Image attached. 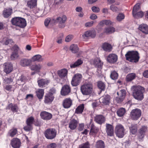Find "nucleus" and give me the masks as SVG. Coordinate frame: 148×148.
<instances>
[{"label":"nucleus","mask_w":148,"mask_h":148,"mask_svg":"<svg viewBox=\"0 0 148 148\" xmlns=\"http://www.w3.org/2000/svg\"><path fill=\"white\" fill-rule=\"evenodd\" d=\"M36 0H29L27 2V6L30 8H32L36 5Z\"/></svg>","instance_id":"obj_37"},{"label":"nucleus","mask_w":148,"mask_h":148,"mask_svg":"<svg viewBox=\"0 0 148 148\" xmlns=\"http://www.w3.org/2000/svg\"><path fill=\"white\" fill-rule=\"evenodd\" d=\"M3 66V71L6 74L9 73L12 71L13 66L11 63H5L4 64Z\"/></svg>","instance_id":"obj_15"},{"label":"nucleus","mask_w":148,"mask_h":148,"mask_svg":"<svg viewBox=\"0 0 148 148\" xmlns=\"http://www.w3.org/2000/svg\"><path fill=\"white\" fill-rule=\"evenodd\" d=\"M17 133V130L16 129H12L9 131L8 134L10 136L13 137Z\"/></svg>","instance_id":"obj_48"},{"label":"nucleus","mask_w":148,"mask_h":148,"mask_svg":"<svg viewBox=\"0 0 148 148\" xmlns=\"http://www.w3.org/2000/svg\"><path fill=\"white\" fill-rule=\"evenodd\" d=\"M142 112L138 108L132 110L130 113V117L133 120H137L141 116Z\"/></svg>","instance_id":"obj_7"},{"label":"nucleus","mask_w":148,"mask_h":148,"mask_svg":"<svg viewBox=\"0 0 148 148\" xmlns=\"http://www.w3.org/2000/svg\"><path fill=\"white\" fill-rule=\"evenodd\" d=\"M81 90L83 95H89L91 94L92 91V85L90 83H85L82 86Z\"/></svg>","instance_id":"obj_4"},{"label":"nucleus","mask_w":148,"mask_h":148,"mask_svg":"<svg viewBox=\"0 0 148 148\" xmlns=\"http://www.w3.org/2000/svg\"><path fill=\"white\" fill-rule=\"evenodd\" d=\"M126 94V91L124 90H122L120 91V92H117V95L119 96L116 97L115 98V100L118 103H120L123 101Z\"/></svg>","instance_id":"obj_12"},{"label":"nucleus","mask_w":148,"mask_h":148,"mask_svg":"<svg viewBox=\"0 0 148 148\" xmlns=\"http://www.w3.org/2000/svg\"><path fill=\"white\" fill-rule=\"evenodd\" d=\"M95 121L98 124L101 125L105 123L106 118L102 115H97L95 117Z\"/></svg>","instance_id":"obj_17"},{"label":"nucleus","mask_w":148,"mask_h":148,"mask_svg":"<svg viewBox=\"0 0 148 148\" xmlns=\"http://www.w3.org/2000/svg\"><path fill=\"white\" fill-rule=\"evenodd\" d=\"M132 95L134 97L138 100L140 101L143 98V95L142 91L143 88L140 86H134L132 87Z\"/></svg>","instance_id":"obj_1"},{"label":"nucleus","mask_w":148,"mask_h":148,"mask_svg":"<svg viewBox=\"0 0 148 148\" xmlns=\"http://www.w3.org/2000/svg\"><path fill=\"white\" fill-rule=\"evenodd\" d=\"M78 148H90L89 143L87 142L79 145Z\"/></svg>","instance_id":"obj_53"},{"label":"nucleus","mask_w":148,"mask_h":148,"mask_svg":"<svg viewBox=\"0 0 148 148\" xmlns=\"http://www.w3.org/2000/svg\"><path fill=\"white\" fill-rule=\"evenodd\" d=\"M70 92L71 88L69 86L65 85L62 88L61 94L62 95L65 96L69 95Z\"/></svg>","instance_id":"obj_20"},{"label":"nucleus","mask_w":148,"mask_h":148,"mask_svg":"<svg viewBox=\"0 0 148 148\" xmlns=\"http://www.w3.org/2000/svg\"><path fill=\"white\" fill-rule=\"evenodd\" d=\"M54 97L50 93L46 94L45 98V102L46 103H51L53 100Z\"/></svg>","instance_id":"obj_29"},{"label":"nucleus","mask_w":148,"mask_h":148,"mask_svg":"<svg viewBox=\"0 0 148 148\" xmlns=\"http://www.w3.org/2000/svg\"><path fill=\"white\" fill-rule=\"evenodd\" d=\"M125 112V110L123 108H121L117 111V115L119 117H122L124 115Z\"/></svg>","instance_id":"obj_43"},{"label":"nucleus","mask_w":148,"mask_h":148,"mask_svg":"<svg viewBox=\"0 0 148 148\" xmlns=\"http://www.w3.org/2000/svg\"><path fill=\"white\" fill-rule=\"evenodd\" d=\"M50 21V18H47L45 20V25L46 27H47Z\"/></svg>","instance_id":"obj_62"},{"label":"nucleus","mask_w":148,"mask_h":148,"mask_svg":"<svg viewBox=\"0 0 148 148\" xmlns=\"http://www.w3.org/2000/svg\"><path fill=\"white\" fill-rule=\"evenodd\" d=\"M64 37L63 33H60L58 35L57 37V42L58 44H61L62 43V39Z\"/></svg>","instance_id":"obj_50"},{"label":"nucleus","mask_w":148,"mask_h":148,"mask_svg":"<svg viewBox=\"0 0 148 148\" xmlns=\"http://www.w3.org/2000/svg\"><path fill=\"white\" fill-rule=\"evenodd\" d=\"M95 147L96 148H104V143L103 141L99 140L97 142Z\"/></svg>","instance_id":"obj_42"},{"label":"nucleus","mask_w":148,"mask_h":148,"mask_svg":"<svg viewBox=\"0 0 148 148\" xmlns=\"http://www.w3.org/2000/svg\"><path fill=\"white\" fill-rule=\"evenodd\" d=\"M57 73L58 76L60 78V79L62 80V81L64 82L67 79L68 71L66 69H64L59 70Z\"/></svg>","instance_id":"obj_10"},{"label":"nucleus","mask_w":148,"mask_h":148,"mask_svg":"<svg viewBox=\"0 0 148 148\" xmlns=\"http://www.w3.org/2000/svg\"><path fill=\"white\" fill-rule=\"evenodd\" d=\"M96 36V32L95 31L89 30L85 32L82 35L84 39H86L88 37L94 38Z\"/></svg>","instance_id":"obj_13"},{"label":"nucleus","mask_w":148,"mask_h":148,"mask_svg":"<svg viewBox=\"0 0 148 148\" xmlns=\"http://www.w3.org/2000/svg\"><path fill=\"white\" fill-rule=\"evenodd\" d=\"M102 48L104 51L108 52L111 51L112 48V45L106 42L103 44Z\"/></svg>","instance_id":"obj_31"},{"label":"nucleus","mask_w":148,"mask_h":148,"mask_svg":"<svg viewBox=\"0 0 148 148\" xmlns=\"http://www.w3.org/2000/svg\"><path fill=\"white\" fill-rule=\"evenodd\" d=\"M99 131V129L95 126L93 125L92 124L91 126V128L90 131V133H94L95 134L97 133Z\"/></svg>","instance_id":"obj_49"},{"label":"nucleus","mask_w":148,"mask_h":148,"mask_svg":"<svg viewBox=\"0 0 148 148\" xmlns=\"http://www.w3.org/2000/svg\"><path fill=\"white\" fill-rule=\"evenodd\" d=\"M105 24L106 25H110L112 24V22L110 20H104Z\"/></svg>","instance_id":"obj_63"},{"label":"nucleus","mask_w":148,"mask_h":148,"mask_svg":"<svg viewBox=\"0 0 148 148\" xmlns=\"http://www.w3.org/2000/svg\"><path fill=\"white\" fill-rule=\"evenodd\" d=\"M143 76L146 78H148V70L145 71L143 74Z\"/></svg>","instance_id":"obj_64"},{"label":"nucleus","mask_w":148,"mask_h":148,"mask_svg":"<svg viewBox=\"0 0 148 148\" xmlns=\"http://www.w3.org/2000/svg\"><path fill=\"white\" fill-rule=\"evenodd\" d=\"M42 65L40 64H36L32 65L30 66V69L32 71L39 72L42 69Z\"/></svg>","instance_id":"obj_30"},{"label":"nucleus","mask_w":148,"mask_h":148,"mask_svg":"<svg viewBox=\"0 0 148 148\" xmlns=\"http://www.w3.org/2000/svg\"><path fill=\"white\" fill-rule=\"evenodd\" d=\"M36 95L39 99L42 98L44 93V90L42 89H38L36 91Z\"/></svg>","instance_id":"obj_39"},{"label":"nucleus","mask_w":148,"mask_h":148,"mask_svg":"<svg viewBox=\"0 0 148 148\" xmlns=\"http://www.w3.org/2000/svg\"><path fill=\"white\" fill-rule=\"evenodd\" d=\"M82 77V75L81 74L77 73L75 74L71 81L72 85L74 86L78 85L79 84Z\"/></svg>","instance_id":"obj_8"},{"label":"nucleus","mask_w":148,"mask_h":148,"mask_svg":"<svg viewBox=\"0 0 148 148\" xmlns=\"http://www.w3.org/2000/svg\"><path fill=\"white\" fill-rule=\"evenodd\" d=\"M147 131V127L145 126H143L139 130L138 138L142 139L143 138L145 133Z\"/></svg>","instance_id":"obj_21"},{"label":"nucleus","mask_w":148,"mask_h":148,"mask_svg":"<svg viewBox=\"0 0 148 148\" xmlns=\"http://www.w3.org/2000/svg\"><path fill=\"white\" fill-rule=\"evenodd\" d=\"M138 29L142 33L148 34V25L145 24H142L139 25Z\"/></svg>","instance_id":"obj_26"},{"label":"nucleus","mask_w":148,"mask_h":148,"mask_svg":"<svg viewBox=\"0 0 148 148\" xmlns=\"http://www.w3.org/2000/svg\"><path fill=\"white\" fill-rule=\"evenodd\" d=\"M136 77L135 74L131 73L128 74L126 76V79L127 81H130L134 79Z\"/></svg>","instance_id":"obj_45"},{"label":"nucleus","mask_w":148,"mask_h":148,"mask_svg":"<svg viewBox=\"0 0 148 148\" xmlns=\"http://www.w3.org/2000/svg\"><path fill=\"white\" fill-rule=\"evenodd\" d=\"M6 109L11 110L13 112H18V108L17 105L11 103L6 107Z\"/></svg>","instance_id":"obj_27"},{"label":"nucleus","mask_w":148,"mask_h":148,"mask_svg":"<svg viewBox=\"0 0 148 148\" xmlns=\"http://www.w3.org/2000/svg\"><path fill=\"white\" fill-rule=\"evenodd\" d=\"M90 62L91 64L97 67H101L103 64L100 59L98 58H96L94 60H91Z\"/></svg>","instance_id":"obj_24"},{"label":"nucleus","mask_w":148,"mask_h":148,"mask_svg":"<svg viewBox=\"0 0 148 148\" xmlns=\"http://www.w3.org/2000/svg\"><path fill=\"white\" fill-rule=\"evenodd\" d=\"M69 50L71 51L72 53H76L78 51L79 49L77 45L73 44L70 46Z\"/></svg>","instance_id":"obj_36"},{"label":"nucleus","mask_w":148,"mask_h":148,"mask_svg":"<svg viewBox=\"0 0 148 148\" xmlns=\"http://www.w3.org/2000/svg\"><path fill=\"white\" fill-rule=\"evenodd\" d=\"M94 23H95L94 21L89 22L86 23L85 24V26L86 27H91L92 26Z\"/></svg>","instance_id":"obj_58"},{"label":"nucleus","mask_w":148,"mask_h":148,"mask_svg":"<svg viewBox=\"0 0 148 148\" xmlns=\"http://www.w3.org/2000/svg\"><path fill=\"white\" fill-rule=\"evenodd\" d=\"M34 121V119L32 116H30L27 118L26 120L27 124L32 125L33 122Z\"/></svg>","instance_id":"obj_52"},{"label":"nucleus","mask_w":148,"mask_h":148,"mask_svg":"<svg viewBox=\"0 0 148 148\" xmlns=\"http://www.w3.org/2000/svg\"><path fill=\"white\" fill-rule=\"evenodd\" d=\"M32 60L34 61L40 62L42 60V56L40 55H36L34 56L32 58Z\"/></svg>","instance_id":"obj_44"},{"label":"nucleus","mask_w":148,"mask_h":148,"mask_svg":"<svg viewBox=\"0 0 148 148\" xmlns=\"http://www.w3.org/2000/svg\"><path fill=\"white\" fill-rule=\"evenodd\" d=\"M125 18V15L122 13H119L116 17V19L118 21H121Z\"/></svg>","instance_id":"obj_51"},{"label":"nucleus","mask_w":148,"mask_h":148,"mask_svg":"<svg viewBox=\"0 0 148 148\" xmlns=\"http://www.w3.org/2000/svg\"><path fill=\"white\" fill-rule=\"evenodd\" d=\"M125 130L123 126L121 124L117 125L115 128V132L116 135L119 138H122L125 135Z\"/></svg>","instance_id":"obj_9"},{"label":"nucleus","mask_w":148,"mask_h":148,"mask_svg":"<svg viewBox=\"0 0 148 148\" xmlns=\"http://www.w3.org/2000/svg\"><path fill=\"white\" fill-rule=\"evenodd\" d=\"M92 11L95 12H98L100 11V9L99 8L95 6H93L92 8Z\"/></svg>","instance_id":"obj_59"},{"label":"nucleus","mask_w":148,"mask_h":148,"mask_svg":"<svg viewBox=\"0 0 148 148\" xmlns=\"http://www.w3.org/2000/svg\"><path fill=\"white\" fill-rule=\"evenodd\" d=\"M72 103V100L70 98H66L64 100L63 105L64 108H68L70 107Z\"/></svg>","instance_id":"obj_28"},{"label":"nucleus","mask_w":148,"mask_h":148,"mask_svg":"<svg viewBox=\"0 0 148 148\" xmlns=\"http://www.w3.org/2000/svg\"><path fill=\"white\" fill-rule=\"evenodd\" d=\"M11 21L13 25L21 28H24L26 25V22L25 19L22 18L14 17L12 19Z\"/></svg>","instance_id":"obj_3"},{"label":"nucleus","mask_w":148,"mask_h":148,"mask_svg":"<svg viewBox=\"0 0 148 148\" xmlns=\"http://www.w3.org/2000/svg\"><path fill=\"white\" fill-rule=\"evenodd\" d=\"M1 42L3 45H7L9 44H11L13 42V41L11 39L5 38L1 41Z\"/></svg>","instance_id":"obj_38"},{"label":"nucleus","mask_w":148,"mask_h":148,"mask_svg":"<svg viewBox=\"0 0 148 148\" xmlns=\"http://www.w3.org/2000/svg\"><path fill=\"white\" fill-rule=\"evenodd\" d=\"M57 132L53 128H49L47 129L44 133L46 138L48 139L51 140L54 138L56 135Z\"/></svg>","instance_id":"obj_6"},{"label":"nucleus","mask_w":148,"mask_h":148,"mask_svg":"<svg viewBox=\"0 0 148 148\" xmlns=\"http://www.w3.org/2000/svg\"><path fill=\"white\" fill-rule=\"evenodd\" d=\"M110 9L113 12H116L118 11L119 9V8L116 7L114 5H112L110 7Z\"/></svg>","instance_id":"obj_56"},{"label":"nucleus","mask_w":148,"mask_h":148,"mask_svg":"<svg viewBox=\"0 0 148 148\" xmlns=\"http://www.w3.org/2000/svg\"><path fill=\"white\" fill-rule=\"evenodd\" d=\"M115 29L113 27H109L105 28L104 29V32L107 34H110L114 33L115 31Z\"/></svg>","instance_id":"obj_40"},{"label":"nucleus","mask_w":148,"mask_h":148,"mask_svg":"<svg viewBox=\"0 0 148 148\" xmlns=\"http://www.w3.org/2000/svg\"><path fill=\"white\" fill-rule=\"evenodd\" d=\"M98 86L101 90H104L105 88V85L103 82L100 81L98 83Z\"/></svg>","instance_id":"obj_54"},{"label":"nucleus","mask_w":148,"mask_h":148,"mask_svg":"<svg viewBox=\"0 0 148 148\" xmlns=\"http://www.w3.org/2000/svg\"><path fill=\"white\" fill-rule=\"evenodd\" d=\"M110 96L106 95H103L100 98V101L103 104L107 105L110 103Z\"/></svg>","instance_id":"obj_16"},{"label":"nucleus","mask_w":148,"mask_h":148,"mask_svg":"<svg viewBox=\"0 0 148 148\" xmlns=\"http://www.w3.org/2000/svg\"><path fill=\"white\" fill-rule=\"evenodd\" d=\"M12 12V8L5 9L3 11V16L5 18H8L11 15Z\"/></svg>","instance_id":"obj_33"},{"label":"nucleus","mask_w":148,"mask_h":148,"mask_svg":"<svg viewBox=\"0 0 148 148\" xmlns=\"http://www.w3.org/2000/svg\"><path fill=\"white\" fill-rule=\"evenodd\" d=\"M118 77V74L115 71L111 72L110 74V77L113 80H115L117 79Z\"/></svg>","instance_id":"obj_47"},{"label":"nucleus","mask_w":148,"mask_h":148,"mask_svg":"<svg viewBox=\"0 0 148 148\" xmlns=\"http://www.w3.org/2000/svg\"><path fill=\"white\" fill-rule=\"evenodd\" d=\"M5 51L1 50L0 51V61L3 58V56L4 55V52Z\"/></svg>","instance_id":"obj_61"},{"label":"nucleus","mask_w":148,"mask_h":148,"mask_svg":"<svg viewBox=\"0 0 148 148\" xmlns=\"http://www.w3.org/2000/svg\"><path fill=\"white\" fill-rule=\"evenodd\" d=\"M73 37L74 36L73 35H69L66 37L65 41L66 42H69L72 40Z\"/></svg>","instance_id":"obj_55"},{"label":"nucleus","mask_w":148,"mask_h":148,"mask_svg":"<svg viewBox=\"0 0 148 148\" xmlns=\"http://www.w3.org/2000/svg\"><path fill=\"white\" fill-rule=\"evenodd\" d=\"M126 59L130 62L136 63L140 58L139 54L137 51H128L125 55Z\"/></svg>","instance_id":"obj_2"},{"label":"nucleus","mask_w":148,"mask_h":148,"mask_svg":"<svg viewBox=\"0 0 148 148\" xmlns=\"http://www.w3.org/2000/svg\"><path fill=\"white\" fill-rule=\"evenodd\" d=\"M106 132L107 135L110 136H112L114 134L113 129L112 125L110 124H106Z\"/></svg>","instance_id":"obj_25"},{"label":"nucleus","mask_w":148,"mask_h":148,"mask_svg":"<svg viewBox=\"0 0 148 148\" xmlns=\"http://www.w3.org/2000/svg\"><path fill=\"white\" fill-rule=\"evenodd\" d=\"M140 3H138L134 6L133 8L132 14L134 18H141L143 16V13L142 11H139L140 9Z\"/></svg>","instance_id":"obj_5"},{"label":"nucleus","mask_w":148,"mask_h":148,"mask_svg":"<svg viewBox=\"0 0 148 148\" xmlns=\"http://www.w3.org/2000/svg\"><path fill=\"white\" fill-rule=\"evenodd\" d=\"M56 145L55 143H52L47 146V148H56Z\"/></svg>","instance_id":"obj_60"},{"label":"nucleus","mask_w":148,"mask_h":148,"mask_svg":"<svg viewBox=\"0 0 148 148\" xmlns=\"http://www.w3.org/2000/svg\"><path fill=\"white\" fill-rule=\"evenodd\" d=\"M66 19V16L63 15L57 18L56 21L59 23V27L61 28H63L65 26V23Z\"/></svg>","instance_id":"obj_11"},{"label":"nucleus","mask_w":148,"mask_h":148,"mask_svg":"<svg viewBox=\"0 0 148 148\" xmlns=\"http://www.w3.org/2000/svg\"><path fill=\"white\" fill-rule=\"evenodd\" d=\"M18 48L16 45L14 46L13 47V52L11 55L10 58L12 60H14L17 58L18 56Z\"/></svg>","instance_id":"obj_23"},{"label":"nucleus","mask_w":148,"mask_h":148,"mask_svg":"<svg viewBox=\"0 0 148 148\" xmlns=\"http://www.w3.org/2000/svg\"><path fill=\"white\" fill-rule=\"evenodd\" d=\"M130 129V132L132 134H135L137 131V126L136 125H132Z\"/></svg>","instance_id":"obj_46"},{"label":"nucleus","mask_w":148,"mask_h":148,"mask_svg":"<svg viewBox=\"0 0 148 148\" xmlns=\"http://www.w3.org/2000/svg\"><path fill=\"white\" fill-rule=\"evenodd\" d=\"M50 80L47 79H42L37 81L38 86L40 88H43L47 85L50 82Z\"/></svg>","instance_id":"obj_14"},{"label":"nucleus","mask_w":148,"mask_h":148,"mask_svg":"<svg viewBox=\"0 0 148 148\" xmlns=\"http://www.w3.org/2000/svg\"><path fill=\"white\" fill-rule=\"evenodd\" d=\"M84 108V104H81L76 109L75 113L77 114L82 113L83 111Z\"/></svg>","instance_id":"obj_41"},{"label":"nucleus","mask_w":148,"mask_h":148,"mask_svg":"<svg viewBox=\"0 0 148 148\" xmlns=\"http://www.w3.org/2000/svg\"><path fill=\"white\" fill-rule=\"evenodd\" d=\"M118 56L114 54H110L107 58L108 62L111 63H114L117 61Z\"/></svg>","instance_id":"obj_18"},{"label":"nucleus","mask_w":148,"mask_h":148,"mask_svg":"<svg viewBox=\"0 0 148 148\" xmlns=\"http://www.w3.org/2000/svg\"><path fill=\"white\" fill-rule=\"evenodd\" d=\"M31 63V60L27 59H23L20 62L21 65L23 66H29Z\"/></svg>","instance_id":"obj_35"},{"label":"nucleus","mask_w":148,"mask_h":148,"mask_svg":"<svg viewBox=\"0 0 148 148\" xmlns=\"http://www.w3.org/2000/svg\"><path fill=\"white\" fill-rule=\"evenodd\" d=\"M27 125L24 127V130L26 131H29L32 129V125L28 124H27Z\"/></svg>","instance_id":"obj_57"},{"label":"nucleus","mask_w":148,"mask_h":148,"mask_svg":"<svg viewBox=\"0 0 148 148\" xmlns=\"http://www.w3.org/2000/svg\"><path fill=\"white\" fill-rule=\"evenodd\" d=\"M40 116L41 118L45 120H48L52 117L51 114L46 111H42L40 112Z\"/></svg>","instance_id":"obj_19"},{"label":"nucleus","mask_w":148,"mask_h":148,"mask_svg":"<svg viewBox=\"0 0 148 148\" xmlns=\"http://www.w3.org/2000/svg\"><path fill=\"white\" fill-rule=\"evenodd\" d=\"M11 144L14 148H19L21 145V142L19 139L14 138L12 140Z\"/></svg>","instance_id":"obj_22"},{"label":"nucleus","mask_w":148,"mask_h":148,"mask_svg":"<svg viewBox=\"0 0 148 148\" xmlns=\"http://www.w3.org/2000/svg\"><path fill=\"white\" fill-rule=\"evenodd\" d=\"M78 122L77 121L75 120L72 119L69 123V127L72 130L75 129L77 125Z\"/></svg>","instance_id":"obj_32"},{"label":"nucleus","mask_w":148,"mask_h":148,"mask_svg":"<svg viewBox=\"0 0 148 148\" xmlns=\"http://www.w3.org/2000/svg\"><path fill=\"white\" fill-rule=\"evenodd\" d=\"M83 63V61L80 59H78L74 63L70 64V67L71 68H75L81 65Z\"/></svg>","instance_id":"obj_34"}]
</instances>
